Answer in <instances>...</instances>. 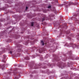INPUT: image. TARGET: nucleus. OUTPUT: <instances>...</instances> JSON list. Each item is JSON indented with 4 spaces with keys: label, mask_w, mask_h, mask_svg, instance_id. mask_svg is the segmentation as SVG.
Instances as JSON below:
<instances>
[{
    "label": "nucleus",
    "mask_w": 79,
    "mask_h": 79,
    "mask_svg": "<svg viewBox=\"0 0 79 79\" xmlns=\"http://www.w3.org/2000/svg\"><path fill=\"white\" fill-rule=\"evenodd\" d=\"M69 54L70 55V56L69 59L73 60V57L71 56L72 55V52L71 51L69 52Z\"/></svg>",
    "instance_id": "obj_1"
},
{
    "label": "nucleus",
    "mask_w": 79,
    "mask_h": 79,
    "mask_svg": "<svg viewBox=\"0 0 79 79\" xmlns=\"http://www.w3.org/2000/svg\"><path fill=\"white\" fill-rule=\"evenodd\" d=\"M3 56L4 59H2V62H4V63H5V61H6V60H5V58H6V55H3Z\"/></svg>",
    "instance_id": "obj_2"
},
{
    "label": "nucleus",
    "mask_w": 79,
    "mask_h": 79,
    "mask_svg": "<svg viewBox=\"0 0 79 79\" xmlns=\"http://www.w3.org/2000/svg\"><path fill=\"white\" fill-rule=\"evenodd\" d=\"M58 64H59L58 65L59 66H60V67H61L62 68H63L61 65H62V64H63V63L62 62H60V63H58Z\"/></svg>",
    "instance_id": "obj_3"
},
{
    "label": "nucleus",
    "mask_w": 79,
    "mask_h": 79,
    "mask_svg": "<svg viewBox=\"0 0 79 79\" xmlns=\"http://www.w3.org/2000/svg\"><path fill=\"white\" fill-rule=\"evenodd\" d=\"M45 19H47V17H46V16L44 15V17L42 19V21L43 22L44 21H45Z\"/></svg>",
    "instance_id": "obj_4"
},
{
    "label": "nucleus",
    "mask_w": 79,
    "mask_h": 79,
    "mask_svg": "<svg viewBox=\"0 0 79 79\" xmlns=\"http://www.w3.org/2000/svg\"><path fill=\"white\" fill-rule=\"evenodd\" d=\"M70 45H72L73 47H77V45H76V44H73L72 43H70Z\"/></svg>",
    "instance_id": "obj_5"
},
{
    "label": "nucleus",
    "mask_w": 79,
    "mask_h": 79,
    "mask_svg": "<svg viewBox=\"0 0 79 79\" xmlns=\"http://www.w3.org/2000/svg\"><path fill=\"white\" fill-rule=\"evenodd\" d=\"M41 42L42 43V45H44L45 44L44 43V41L43 40H41Z\"/></svg>",
    "instance_id": "obj_6"
},
{
    "label": "nucleus",
    "mask_w": 79,
    "mask_h": 79,
    "mask_svg": "<svg viewBox=\"0 0 79 79\" xmlns=\"http://www.w3.org/2000/svg\"><path fill=\"white\" fill-rule=\"evenodd\" d=\"M25 59L27 60H29V58L28 57H25Z\"/></svg>",
    "instance_id": "obj_7"
},
{
    "label": "nucleus",
    "mask_w": 79,
    "mask_h": 79,
    "mask_svg": "<svg viewBox=\"0 0 79 79\" xmlns=\"http://www.w3.org/2000/svg\"><path fill=\"white\" fill-rule=\"evenodd\" d=\"M69 33H70V31H67V32H66V34H69Z\"/></svg>",
    "instance_id": "obj_8"
},
{
    "label": "nucleus",
    "mask_w": 79,
    "mask_h": 79,
    "mask_svg": "<svg viewBox=\"0 0 79 79\" xmlns=\"http://www.w3.org/2000/svg\"><path fill=\"white\" fill-rule=\"evenodd\" d=\"M34 22H32L31 23V26H34Z\"/></svg>",
    "instance_id": "obj_9"
},
{
    "label": "nucleus",
    "mask_w": 79,
    "mask_h": 79,
    "mask_svg": "<svg viewBox=\"0 0 79 79\" xmlns=\"http://www.w3.org/2000/svg\"><path fill=\"white\" fill-rule=\"evenodd\" d=\"M48 8H52V6H49L48 7Z\"/></svg>",
    "instance_id": "obj_10"
},
{
    "label": "nucleus",
    "mask_w": 79,
    "mask_h": 79,
    "mask_svg": "<svg viewBox=\"0 0 79 79\" xmlns=\"http://www.w3.org/2000/svg\"><path fill=\"white\" fill-rule=\"evenodd\" d=\"M70 36L71 37H73V34H71L70 35Z\"/></svg>",
    "instance_id": "obj_11"
},
{
    "label": "nucleus",
    "mask_w": 79,
    "mask_h": 79,
    "mask_svg": "<svg viewBox=\"0 0 79 79\" xmlns=\"http://www.w3.org/2000/svg\"><path fill=\"white\" fill-rule=\"evenodd\" d=\"M71 69H73V70H76V69L75 68H72Z\"/></svg>",
    "instance_id": "obj_12"
},
{
    "label": "nucleus",
    "mask_w": 79,
    "mask_h": 79,
    "mask_svg": "<svg viewBox=\"0 0 79 79\" xmlns=\"http://www.w3.org/2000/svg\"><path fill=\"white\" fill-rule=\"evenodd\" d=\"M19 79V77H15L14 78V79Z\"/></svg>",
    "instance_id": "obj_13"
},
{
    "label": "nucleus",
    "mask_w": 79,
    "mask_h": 79,
    "mask_svg": "<svg viewBox=\"0 0 79 79\" xmlns=\"http://www.w3.org/2000/svg\"><path fill=\"white\" fill-rule=\"evenodd\" d=\"M68 39H69V40H71V38L69 37H68Z\"/></svg>",
    "instance_id": "obj_14"
},
{
    "label": "nucleus",
    "mask_w": 79,
    "mask_h": 79,
    "mask_svg": "<svg viewBox=\"0 0 79 79\" xmlns=\"http://www.w3.org/2000/svg\"><path fill=\"white\" fill-rule=\"evenodd\" d=\"M13 53V52L11 51H10V53L11 54Z\"/></svg>",
    "instance_id": "obj_15"
},
{
    "label": "nucleus",
    "mask_w": 79,
    "mask_h": 79,
    "mask_svg": "<svg viewBox=\"0 0 79 79\" xmlns=\"http://www.w3.org/2000/svg\"><path fill=\"white\" fill-rule=\"evenodd\" d=\"M74 16L76 17V16H77V15H74Z\"/></svg>",
    "instance_id": "obj_16"
},
{
    "label": "nucleus",
    "mask_w": 79,
    "mask_h": 79,
    "mask_svg": "<svg viewBox=\"0 0 79 79\" xmlns=\"http://www.w3.org/2000/svg\"><path fill=\"white\" fill-rule=\"evenodd\" d=\"M28 8V7H26V10H27Z\"/></svg>",
    "instance_id": "obj_17"
},
{
    "label": "nucleus",
    "mask_w": 79,
    "mask_h": 79,
    "mask_svg": "<svg viewBox=\"0 0 79 79\" xmlns=\"http://www.w3.org/2000/svg\"><path fill=\"white\" fill-rule=\"evenodd\" d=\"M56 60H57V61H59V60H60V59H56Z\"/></svg>",
    "instance_id": "obj_18"
},
{
    "label": "nucleus",
    "mask_w": 79,
    "mask_h": 79,
    "mask_svg": "<svg viewBox=\"0 0 79 79\" xmlns=\"http://www.w3.org/2000/svg\"><path fill=\"white\" fill-rule=\"evenodd\" d=\"M32 58H34V57H33V56L32 57Z\"/></svg>",
    "instance_id": "obj_19"
},
{
    "label": "nucleus",
    "mask_w": 79,
    "mask_h": 79,
    "mask_svg": "<svg viewBox=\"0 0 79 79\" xmlns=\"http://www.w3.org/2000/svg\"><path fill=\"white\" fill-rule=\"evenodd\" d=\"M2 70H3V68H2Z\"/></svg>",
    "instance_id": "obj_20"
},
{
    "label": "nucleus",
    "mask_w": 79,
    "mask_h": 79,
    "mask_svg": "<svg viewBox=\"0 0 79 79\" xmlns=\"http://www.w3.org/2000/svg\"><path fill=\"white\" fill-rule=\"evenodd\" d=\"M67 6H66L65 7H66V8H67Z\"/></svg>",
    "instance_id": "obj_21"
},
{
    "label": "nucleus",
    "mask_w": 79,
    "mask_h": 79,
    "mask_svg": "<svg viewBox=\"0 0 79 79\" xmlns=\"http://www.w3.org/2000/svg\"><path fill=\"white\" fill-rule=\"evenodd\" d=\"M63 68H64V66H63Z\"/></svg>",
    "instance_id": "obj_22"
},
{
    "label": "nucleus",
    "mask_w": 79,
    "mask_h": 79,
    "mask_svg": "<svg viewBox=\"0 0 79 79\" xmlns=\"http://www.w3.org/2000/svg\"><path fill=\"white\" fill-rule=\"evenodd\" d=\"M18 67H20V66H18Z\"/></svg>",
    "instance_id": "obj_23"
},
{
    "label": "nucleus",
    "mask_w": 79,
    "mask_h": 79,
    "mask_svg": "<svg viewBox=\"0 0 79 79\" xmlns=\"http://www.w3.org/2000/svg\"><path fill=\"white\" fill-rule=\"evenodd\" d=\"M27 44H28V42H27Z\"/></svg>",
    "instance_id": "obj_24"
},
{
    "label": "nucleus",
    "mask_w": 79,
    "mask_h": 79,
    "mask_svg": "<svg viewBox=\"0 0 79 79\" xmlns=\"http://www.w3.org/2000/svg\"><path fill=\"white\" fill-rule=\"evenodd\" d=\"M31 44L32 43V42H31Z\"/></svg>",
    "instance_id": "obj_25"
},
{
    "label": "nucleus",
    "mask_w": 79,
    "mask_h": 79,
    "mask_svg": "<svg viewBox=\"0 0 79 79\" xmlns=\"http://www.w3.org/2000/svg\"><path fill=\"white\" fill-rule=\"evenodd\" d=\"M19 76L20 75H19Z\"/></svg>",
    "instance_id": "obj_26"
}]
</instances>
